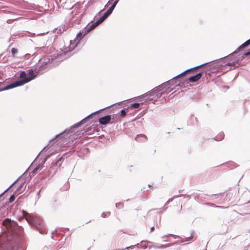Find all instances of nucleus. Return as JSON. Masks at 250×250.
<instances>
[{
  "label": "nucleus",
  "mask_w": 250,
  "mask_h": 250,
  "mask_svg": "<svg viewBox=\"0 0 250 250\" xmlns=\"http://www.w3.org/2000/svg\"><path fill=\"white\" fill-rule=\"evenodd\" d=\"M26 75L27 74L25 72L21 71L20 74V78L21 79V80L16 81L14 83H11L3 88L0 89V91L10 89L17 86L22 85L24 84L29 82L37 77V75H35L34 76H30L29 77H26Z\"/></svg>",
  "instance_id": "nucleus-1"
},
{
  "label": "nucleus",
  "mask_w": 250,
  "mask_h": 250,
  "mask_svg": "<svg viewBox=\"0 0 250 250\" xmlns=\"http://www.w3.org/2000/svg\"><path fill=\"white\" fill-rule=\"evenodd\" d=\"M118 3V0H115L113 3L112 4L111 7L108 9V10L104 14L103 16L101 17V18L98 20L95 23L92 24L89 26L88 29L87 30L88 32H89L94 29L96 26H97L99 24L102 23L105 19H106L112 12L113 9L115 7L116 4Z\"/></svg>",
  "instance_id": "nucleus-2"
},
{
  "label": "nucleus",
  "mask_w": 250,
  "mask_h": 250,
  "mask_svg": "<svg viewBox=\"0 0 250 250\" xmlns=\"http://www.w3.org/2000/svg\"><path fill=\"white\" fill-rule=\"evenodd\" d=\"M111 120V116L110 115H107L104 117L100 118L99 119V123L104 125H105L108 124Z\"/></svg>",
  "instance_id": "nucleus-3"
},
{
  "label": "nucleus",
  "mask_w": 250,
  "mask_h": 250,
  "mask_svg": "<svg viewBox=\"0 0 250 250\" xmlns=\"http://www.w3.org/2000/svg\"><path fill=\"white\" fill-rule=\"evenodd\" d=\"M202 75H203V73L202 72H200V73L197 74L196 75H195V76H192V77H190V78H189L188 81L189 82H191V83L196 82L198 81V80H199L201 78Z\"/></svg>",
  "instance_id": "nucleus-4"
},
{
  "label": "nucleus",
  "mask_w": 250,
  "mask_h": 250,
  "mask_svg": "<svg viewBox=\"0 0 250 250\" xmlns=\"http://www.w3.org/2000/svg\"><path fill=\"white\" fill-rule=\"evenodd\" d=\"M135 140L138 142L143 143V142H146L147 140V137L143 134H139L137 135L136 137H135Z\"/></svg>",
  "instance_id": "nucleus-5"
},
{
  "label": "nucleus",
  "mask_w": 250,
  "mask_h": 250,
  "mask_svg": "<svg viewBox=\"0 0 250 250\" xmlns=\"http://www.w3.org/2000/svg\"><path fill=\"white\" fill-rule=\"evenodd\" d=\"M202 65H201L200 66H196V67H193V68H190V69H189L188 70H187L186 71H185V72L182 73L181 74H179V75H178L176 77L177 78H180L182 76H184V75H185L186 73H188V72H192V73H194V71L198 68L200 67L201 66H202Z\"/></svg>",
  "instance_id": "nucleus-6"
},
{
  "label": "nucleus",
  "mask_w": 250,
  "mask_h": 250,
  "mask_svg": "<svg viewBox=\"0 0 250 250\" xmlns=\"http://www.w3.org/2000/svg\"><path fill=\"white\" fill-rule=\"evenodd\" d=\"M182 205L181 203L179 202H176V205L173 206V209L175 212H179L182 210Z\"/></svg>",
  "instance_id": "nucleus-7"
},
{
  "label": "nucleus",
  "mask_w": 250,
  "mask_h": 250,
  "mask_svg": "<svg viewBox=\"0 0 250 250\" xmlns=\"http://www.w3.org/2000/svg\"><path fill=\"white\" fill-rule=\"evenodd\" d=\"M2 225L6 227L7 229H9L12 225L11 220L9 218L5 219L2 222Z\"/></svg>",
  "instance_id": "nucleus-8"
},
{
  "label": "nucleus",
  "mask_w": 250,
  "mask_h": 250,
  "mask_svg": "<svg viewBox=\"0 0 250 250\" xmlns=\"http://www.w3.org/2000/svg\"><path fill=\"white\" fill-rule=\"evenodd\" d=\"M250 44V39L247 41L246 42H245L243 44H242L239 48V50H241V49L248 46Z\"/></svg>",
  "instance_id": "nucleus-9"
},
{
  "label": "nucleus",
  "mask_w": 250,
  "mask_h": 250,
  "mask_svg": "<svg viewBox=\"0 0 250 250\" xmlns=\"http://www.w3.org/2000/svg\"><path fill=\"white\" fill-rule=\"evenodd\" d=\"M64 160V159L62 157H61V158H60L58 161L56 162V165L57 166H58L59 167H61V165H62V162Z\"/></svg>",
  "instance_id": "nucleus-10"
},
{
  "label": "nucleus",
  "mask_w": 250,
  "mask_h": 250,
  "mask_svg": "<svg viewBox=\"0 0 250 250\" xmlns=\"http://www.w3.org/2000/svg\"><path fill=\"white\" fill-rule=\"evenodd\" d=\"M22 214L24 217H26L27 221L30 223L31 218L28 216V213L26 211L23 210Z\"/></svg>",
  "instance_id": "nucleus-11"
},
{
  "label": "nucleus",
  "mask_w": 250,
  "mask_h": 250,
  "mask_svg": "<svg viewBox=\"0 0 250 250\" xmlns=\"http://www.w3.org/2000/svg\"><path fill=\"white\" fill-rule=\"evenodd\" d=\"M140 104L139 103H134L133 104H131L130 106H129V108L133 109V108H138L140 107Z\"/></svg>",
  "instance_id": "nucleus-12"
},
{
  "label": "nucleus",
  "mask_w": 250,
  "mask_h": 250,
  "mask_svg": "<svg viewBox=\"0 0 250 250\" xmlns=\"http://www.w3.org/2000/svg\"><path fill=\"white\" fill-rule=\"evenodd\" d=\"M116 207L118 209H122L124 207V205L123 203L119 202L116 204Z\"/></svg>",
  "instance_id": "nucleus-13"
},
{
  "label": "nucleus",
  "mask_w": 250,
  "mask_h": 250,
  "mask_svg": "<svg viewBox=\"0 0 250 250\" xmlns=\"http://www.w3.org/2000/svg\"><path fill=\"white\" fill-rule=\"evenodd\" d=\"M27 73L30 75V76H34L35 75H37V73H36V74L34 73V71L33 69H28L27 70Z\"/></svg>",
  "instance_id": "nucleus-14"
},
{
  "label": "nucleus",
  "mask_w": 250,
  "mask_h": 250,
  "mask_svg": "<svg viewBox=\"0 0 250 250\" xmlns=\"http://www.w3.org/2000/svg\"><path fill=\"white\" fill-rule=\"evenodd\" d=\"M5 237V235H3L1 236H0V246L4 245L5 241L4 240Z\"/></svg>",
  "instance_id": "nucleus-15"
},
{
  "label": "nucleus",
  "mask_w": 250,
  "mask_h": 250,
  "mask_svg": "<svg viewBox=\"0 0 250 250\" xmlns=\"http://www.w3.org/2000/svg\"><path fill=\"white\" fill-rule=\"evenodd\" d=\"M119 114L121 117H125L126 114L125 109H122Z\"/></svg>",
  "instance_id": "nucleus-16"
},
{
  "label": "nucleus",
  "mask_w": 250,
  "mask_h": 250,
  "mask_svg": "<svg viewBox=\"0 0 250 250\" xmlns=\"http://www.w3.org/2000/svg\"><path fill=\"white\" fill-rule=\"evenodd\" d=\"M83 35L82 33L80 32L77 36V40H80L83 37Z\"/></svg>",
  "instance_id": "nucleus-17"
},
{
  "label": "nucleus",
  "mask_w": 250,
  "mask_h": 250,
  "mask_svg": "<svg viewBox=\"0 0 250 250\" xmlns=\"http://www.w3.org/2000/svg\"><path fill=\"white\" fill-rule=\"evenodd\" d=\"M11 52L13 55H15L18 52V50L15 48H12L11 49Z\"/></svg>",
  "instance_id": "nucleus-18"
},
{
  "label": "nucleus",
  "mask_w": 250,
  "mask_h": 250,
  "mask_svg": "<svg viewBox=\"0 0 250 250\" xmlns=\"http://www.w3.org/2000/svg\"><path fill=\"white\" fill-rule=\"evenodd\" d=\"M15 197L14 195H11V197L9 198V202H13L14 201V200H15Z\"/></svg>",
  "instance_id": "nucleus-19"
},
{
  "label": "nucleus",
  "mask_w": 250,
  "mask_h": 250,
  "mask_svg": "<svg viewBox=\"0 0 250 250\" xmlns=\"http://www.w3.org/2000/svg\"><path fill=\"white\" fill-rule=\"evenodd\" d=\"M41 167V166L40 165H39L38 166H37L33 170V173H35L36 172L38 169H40V168Z\"/></svg>",
  "instance_id": "nucleus-20"
},
{
  "label": "nucleus",
  "mask_w": 250,
  "mask_h": 250,
  "mask_svg": "<svg viewBox=\"0 0 250 250\" xmlns=\"http://www.w3.org/2000/svg\"><path fill=\"white\" fill-rule=\"evenodd\" d=\"M113 0H109L108 1V2H107V3L106 4V6H108L111 4V1H113Z\"/></svg>",
  "instance_id": "nucleus-21"
},
{
  "label": "nucleus",
  "mask_w": 250,
  "mask_h": 250,
  "mask_svg": "<svg viewBox=\"0 0 250 250\" xmlns=\"http://www.w3.org/2000/svg\"><path fill=\"white\" fill-rule=\"evenodd\" d=\"M63 134H64V133H61V134H59V135H57V137H56V138H59V137L61 138V137L62 136V135H63Z\"/></svg>",
  "instance_id": "nucleus-22"
},
{
  "label": "nucleus",
  "mask_w": 250,
  "mask_h": 250,
  "mask_svg": "<svg viewBox=\"0 0 250 250\" xmlns=\"http://www.w3.org/2000/svg\"><path fill=\"white\" fill-rule=\"evenodd\" d=\"M249 55H250V51L244 54V55L245 56H248Z\"/></svg>",
  "instance_id": "nucleus-23"
},
{
  "label": "nucleus",
  "mask_w": 250,
  "mask_h": 250,
  "mask_svg": "<svg viewBox=\"0 0 250 250\" xmlns=\"http://www.w3.org/2000/svg\"><path fill=\"white\" fill-rule=\"evenodd\" d=\"M154 230V227L153 226L150 229V232H152Z\"/></svg>",
  "instance_id": "nucleus-24"
},
{
  "label": "nucleus",
  "mask_w": 250,
  "mask_h": 250,
  "mask_svg": "<svg viewBox=\"0 0 250 250\" xmlns=\"http://www.w3.org/2000/svg\"><path fill=\"white\" fill-rule=\"evenodd\" d=\"M106 216V214L105 213H103L102 214V216H103V217H105Z\"/></svg>",
  "instance_id": "nucleus-25"
},
{
  "label": "nucleus",
  "mask_w": 250,
  "mask_h": 250,
  "mask_svg": "<svg viewBox=\"0 0 250 250\" xmlns=\"http://www.w3.org/2000/svg\"><path fill=\"white\" fill-rule=\"evenodd\" d=\"M84 122V120H83L81 121V124H83V123Z\"/></svg>",
  "instance_id": "nucleus-26"
},
{
  "label": "nucleus",
  "mask_w": 250,
  "mask_h": 250,
  "mask_svg": "<svg viewBox=\"0 0 250 250\" xmlns=\"http://www.w3.org/2000/svg\"><path fill=\"white\" fill-rule=\"evenodd\" d=\"M53 201H54V202H57V199H54Z\"/></svg>",
  "instance_id": "nucleus-27"
},
{
  "label": "nucleus",
  "mask_w": 250,
  "mask_h": 250,
  "mask_svg": "<svg viewBox=\"0 0 250 250\" xmlns=\"http://www.w3.org/2000/svg\"><path fill=\"white\" fill-rule=\"evenodd\" d=\"M106 214H108V215H110V212H107Z\"/></svg>",
  "instance_id": "nucleus-28"
},
{
  "label": "nucleus",
  "mask_w": 250,
  "mask_h": 250,
  "mask_svg": "<svg viewBox=\"0 0 250 250\" xmlns=\"http://www.w3.org/2000/svg\"><path fill=\"white\" fill-rule=\"evenodd\" d=\"M148 186L149 188H150L151 187V186L150 185H148Z\"/></svg>",
  "instance_id": "nucleus-29"
},
{
  "label": "nucleus",
  "mask_w": 250,
  "mask_h": 250,
  "mask_svg": "<svg viewBox=\"0 0 250 250\" xmlns=\"http://www.w3.org/2000/svg\"><path fill=\"white\" fill-rule=\"evenodd\" d=\"M4 12H6V13H7L8 12H7V11H4Z\"/></svg>",
  "instance_id": "nucleus-30"
},
{
  "label": "nucleus",
  "mask_w": 250,
  "mask_h": 250,
  "mask_svg": "<svg viewBox=\"0 0 250 250\" xmlns=\"http://www.w3.org/2000/svg\"><path fill=\"white\" fill-rule=\"evenodd\" d=\"M4 12H6V13H7L8 12H7V11H4Z\"/></svg>",
  "instance_id": "nucleus-31"
}]
</instances>
